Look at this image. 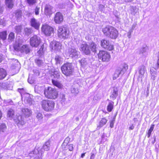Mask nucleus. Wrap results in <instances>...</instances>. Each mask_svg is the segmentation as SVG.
I'll return each instance as SVG.
<instances>
[{
    "mask_svg": "<svg viewBox=\"0 0 159 159\" xmlns=\"http://www.w3.org/2000/svg\"><path fill=\"white\" fill-rule=\"evenodd\" d=\"M18 91L21 94L23 93H24V88H19L18 89Z\"/></svg>",
    "mask_w": 159,
    "mask_h": 159,
    "instance_id": "de8ad7c7",
    "label": "nucleus"
},
{
    "mask_svg": "<svg viewBox=\"0 0 159 159\" xmlns=\"http://www.w3.org/2000/svg\"><path fill=\"white\" fill-rule=\"evenodd\" d=\"M53 75L55 78L58 79L60 77V72H59L54 71L53 73Z\"/></svg>",
    "mask_w": 159,
    "mask_h": 159,
    "instance_id": "a19ab883",
    "label": "nucleus"
},
{
    "mask_svg": "<svg viewBox=\"0 0 159 159\" xmlns=\"http://www.w3.org/2000/svg\"><path fill=\"white\" fill-rule=\"evenodd\" d=\"M68 53L72 57L77 56V51L75 49L70 48L69 49Z\"/></svg>",
    "mask_w": 159,
    "mask_h": 159,
    "instance_id": "4be33fe9",
    "label": "nucleus"
},
{
    "mask_svg": "<svg viewBox=\"0 0 159 159\" xmlns=\"http://www.w3.org/2000/svg\"><path fill=\"white\" fill-rule=\"evenodd\" d=\"M15 39V34L12 32H11L9 34L8 37V40L9 42H12Z\"/></svg>",
    "mask_w": 159,
    "mask_h": 159,
    "instance_id": "b1692460",
    "label": "nucleus"
},
{
    "mask_svg": "<svg viewBox=\"0 0 159 159\" xmlns=\"http://www.w3.org/2000/svg\"><path fill=\"white\" fill-rule=\"evenodd\" d=\"M41 31L46 36H49L54 33V28L48 24H45L42 26Z\"/></svg>",
    "mask_w": 159,
    "mask_h": 159,
    "instance_id": "9d476101",
    "label": "nucleus"
},
{
    "mask_svg": "<svg viewBox=\"0 0 159 159\" xmlns=\"http://www.w3.org/2000/svg\"><path fill=\"white\" fill-rule=\"evenodd\" d=\"M52 82L54 86H56L58 89H62L63 88L62 84L58 81L52 79Z\"/></svg>",
    "mask_w": 159,
    "mask_h": 159,
    "instance_id": "5701e85b",
    "label": "nucleus"
},
{
    "mask_svg": "<svg viewBox=\"0 0 159 159\" xmlns=\"http://www.w3.org/2000/svg\"><path fill=\"white\" fill-rule=\"evenodd\" d=\"M110 126L111 128L113 127L114 126V122L113 121H111L110 123Z\"/></svg>",
    "mask_w": 159,
    "mask_h": 159,
    "instance_id": "8fccbe9b",
    "label": "nucleus"
},
{
    "mask_svg": "<svg viewBox=\"0 0 159 159\" xmlns=\"http://www.w3.org/2000/svg\"><path fill=\"white\" fill-rule=\"evenodd\" d=\"M68 139H70L68 137L66 138L65 140L62 143L61 147L62 149L63 150H68L69 151H72L73 149V145L72 144H68L66 143L65 141Z\"/></svg>",
    "mask_w": 159,
    "mask_h": 159,
    "instance_id": "4468645a",
    "label": "nucleus"
},
{
    "mask_svg": "<svg viewBox=\"0 0 159 159\" xmlns=\"http://www.w3.org/2000/svg\"><path fill=\"white\" fill-rule=\"evenodd\" d=\"M107 121V120L105 118H102L99 122V125L98 127L100 128L102 127L106 124Z\"/></svg>",
    "mask_w": 159,
    "mask_h": 159,
    "instance_id": "a878e982",
    "label": "nucleus"
},
{
    "mask_svg": "<svg viewBox=\"0 0 159 159\" xmlns=\"http://www.w3.org/2000/svg\"><path fill=\"white\" fill-rule=\"evenodd\" d=\"M40 104L42 108L47 112L52 111L54 109L55 107L54 102L48 99L42 100Z\"/></svg>",
    "mask_w": 159,
    "mask_h": 159,
    "instance_id": "39448f33",
    "label": "nucleus"
},
{
    "mask_svg": "<svg viewBox=\"0 0 159 159\" xmlns=\"http://www.w3.org/2000/svg\"><path fill=\"white\" fill-rule=\"evenodd\" d=\"M61 57L59 56L56 57L55 58L56 61V64H60L61 63Z\"/></svg>",
    "mask_w": 159,
    "mask_h": 159,
    "instance_id": "ea45409f",
    "label": "nucleus"
},
{
    "mask_svg": "<svg viewBox=\"0 0 159 159\" xmlns=\"http://www.w3.org/2000/svg\"><path fill=\"white\" fill-rule=\"evenodd\" d=\"M120 72V71L119 70H116L113 75V79L114 80L116 79L119 76V75L121 74Z\"/></svg>",
    "mask_w": 159,
    "mask_h": 159,
    "instance_id": "473e14b6",
    "label": "nucleus"
},
{
    "mask_svg": "<svg viewBox=\"0 0 159 159\" xmlns=\"http://www.w3.org/2000/svg\"><path fill=\"white\" fill-rule=\"evenodd\" d=\"M61 44L59 42L53 41L51 42L50 47L52 50H57L61 47Z\"/></svg>",
    "mask_w": 159,
    "mask_h": 159,
    "instance_id": "2eb2a0df",
    "label": "nucleus"
},
{
    "mask_svg": "<svg viewBox=\"0 0 159 159\" xmlns=\"http://www.w3.org/2000/svg\"><path fill=\"white\" fill-rule=\"evenodd\" d=\"M44 94L46 98L52 100L57 99L59 96L58 92L57 89L50 86L45 88Z\"/></svg>",
    "mask_w": 159,
    "mask_h": 159,
    "instance_id": "7ed1b4c3",
    "label": "nucleus"
},
{
    "mask_svg": "<svg viewBox=\"0 0 159 159\" xmlns=\"http://www.w3.org/2000/svg\"><path fill=\"white\" fill-rule=\"evenodd\" d=\"M52 7L49 5H46L44 8V13L45 15L50 16L52 14Z\"/></svg>",
    "mask_w": 159,
    "mask_h": 159,
    "instance_id": "a211bd4d",
    "label": "nucleus"
},
{
    "mask_svg": "<svg viewBox=\"0 0 159 159\" xmlns=\"http://www.w3.org/2000/svg\"><path fill=\"white\" fill-rule=\"evenodd\" d=\"M98 8L99 10L102 11L104 10L105 8V7L104 5L102 4H99L98 6Z\"/></svg>",
    "mask_w": 159,
    "mask_h": 159,
    "instance_id": "37998d69",
    "label": "nucleus"
},
{
    "mask_svg": "<svg viewBox=\"0 0 159 159\" xmlns=\"http://www.w3.org/2000/svg\"><path fill=\"white\" fill-rule=\"evenodd\" d=\"M6 128L7 126L5 123H2L0 125V132H3L4 130Z\"/></svg>",
    "mask_w": 159,
    "mask_h": 159,
    "instance_id": "f704fd0d",
    "label": "nucleus"
},
{
    "mask_svg": "<svg viewBox=\"0 0 159 159\" xmlns=\"http://www.w3.org/2000/svg\"><path fill=\"white\" fill-rule=\"evenodd\" d=\"M27 95H28L30 96V95H29V94H27Z\"/></svg>",
    "mask_w": 159,
    "mask_h": 159,
    "instance_id": "052dcab7",
    "label": "nucleus"
},
{
    "mask_svg": "<svg viewBox=\"0 0 159 159\" xmlns=\"http://www.w3.org/2000/svg\"><path fill=\"white\" fill-rule=\"evenodd\" d=\"M26 1L29 4L33 5L36 2V0H26Z\"/></svg>",
    "mask_w": 159,
    "mask_h": 159,
    "instance_id": "79ce46f5",
    "label": "nucleus"
},
{
    "mask_svg": "<svg viewBox=\"0 0 159 159\" xmlns=\"http://www.w3.org/2000/svg\"><path fill=\"white\" fill-rule=\"evenodd\" d=\"M5 3L9 9L12 8L14 6L13 0H5Z\"/></svg>",
    "mask_w": 159,
    "mask_h": 159,
    "instance_id": "aec40b11",
    "label": "nucleus"
},
{
    "mask_svg": "<svg viewBox=\"0 0 159 159\" xmlns=\"http://www.w3.org/2000/svg\"><path fill=\"white\" fill-rule=\"evenodd\" d=\"M34 61L38 66H40L43 63V61L39 59H36L34 60Z\"/></svg>",
    "mask_w": 159,
    "mask_h": 159,
    "instance_id": "4c0bfd02",
    "label": "nucleus"
},
{
    "mask_svg": "<svg viewBox=\"0 0 159 159\" xmlns=\"http://www.w3.org/2000/svg\"><path fill=\"white\" fill-rule=\"evenodd\" d=\"M102 31L105 36L111 39H116L119 34L118 30L113 26L109 25L102 28Z\"/></svg>",
    "mask_w": 159,
    "mask_h": 159,
    "instance_id": "f03ea898",
    "label": "nucleus"
},
{
    "mask_svg": "<svg viewBox=\"0 0 159 159\" xmlns=\"http://www.w3.org/2000/svg\"><path fill=\"white\" fill-rule=\"evenodd\" d=\"M35 152V150H33L30 153H33L34 154V152Z\"/></svg>",
    "mask_w": 159,
    "mask_h": 159,
    "instance_id": "4d7b16f0",
    "label": "nucleus"
},
{
    "mask_svg": "<svg viewBox=\"0 0 159 159\" xmlns=\"http://www.w3.org/2000/svg\"><path fill=\"white\" fill-rule=\"evenodd\" d=\"M86 152H85V153H82L81 154V157L82 158H83L84 157V156H85V154H86Z\"/></svg>",
    "mask_w": 159,
    "mask_h": 159,
    "instance_id": "864d4df0",
    "label": "nucleus"
},
{
    "mask_svg": "<svg viewBox=\"0 0 159 159\" xmlns=\"http://www.w3.org/2000/svg\"><path fill=\"white\" fill-rule=\"evenodd\" d=\"M30 24L31 26L35 29L38 30L39 28L40 23L37 22L34 18H32L31 20Z\"/></svg>",
    "mask_w": 159,
    "mask_h": 159,
    "instance_id": "f3484780",
    "label": "nucleus"
},
{
    "mask_svg": "<svg viewBox=\"0 0 159 159\" xmlns=\"http://www.w3.org/2000/svg\"><path fill=\"white\" fill-rule=\"evenodd\" d=\"M6 70L3 68H0V80L4 79L7 75Z\"/></svg>",
    "mask_w": 159,
    "mask_h": 159,
    "instance_id": "412c9836",
    "label": "nucleus"
},
{
    "mask_svg": "<svg viewBox=\"0 0 159 159\" xmlns=\"http://www.w3.org/2000/svg\"><path fill=\"white\" fill-rule=\"evenodd\" d=\"M97 56L98 59L102 62H108L111 58L109 53L104 50H99Z\"/></svg>",
    "mask_w": 159,
    "mask_h": 159,
    "instance_id": "6e6552de",
    "label": "nucleus"
},
{
    "mask_svg": "<svg viewBox=\"0 0 159 159\" xmlns=\"http://www.w3.org/2000/svg\"><path fill=\"white\" fill-rule=\"evenodd\" d=\"M81 65L85 66L87 64V61L85 58H83L79 61Z\"/></svg>",
    "mask_w": 159,
    "mask_h": 159,
    "instance_id": "e433bc0d",
    "label": "nucleus"
},
{
    "mask_svg": "<svg viewBox=\"0 0 159 159\" xmlns=\"http://www.w3.org/2000/svg\"><path fill=\"white\" fill-rule=\"evenodd\" d=\"M134 128V126L133 124H132L129 127V130H132Z\"/></svg>",
    "mask_w": 159,
    "mask_h": 159,
    "instance_id": "3c124183",
    "label": "nucleus"
},
{
    "mask_svg": "<svg viewBox=\"0 0 159 159\" xmlns=\"http://www.w3.org/2000/svg\"><path fill=\"white\" fill-rule=\"evenodd\" d=\"M97 47L96 43L92 42L89 44L87 43L82 44L80 50L83 54L87 55H91L92 52L94 53L97 52Z\"/></svg>",
    "mask_w": 159,
    "mask_h": 159,
    "instance_id": "f257e3e1",
    "label": "nucleus"
},
{
    "mask_svg": "<svg viewBox=\"0 0 159 159\" xmlns=\"http://www.w3.org/2000/svg\"><path fill=\"white\" fill-rule=\"evenodd\" d=\"M40 8L38 6H36L35 9V13L36 15H37L39 14V10Z\"/></svg>",
    "mask_w": 159,
    "mask_h": 159,
    "instance_id": "c03bdc74",
    "label": "nucleus"
},
{
    "mask_svg": "<svg viewBox=\"0 0 159 159\" xmlns=\"http://www.w3.org/2000/svg\"><path fill=\"white\" fill-rule=\"evenodd\" d=\"M31 50L28 45L23 44L21 46V48L20 52L22 53L28 54L30 52Z\"/></svg>",
    "mask_w": 159,
    "mask_h": 159,
    "instance_id": "dca6fc26",
    "label": "nucleus"
},
{
    "mask_svg": "<svg viewBox=\"0 0 159 159\" xmlns=\"http://www.w3.org/2000/svg\"><path fill=\"white\" fill-rule=\"evenodd\" d=\"M50 145V142L48 141L46 142L43 146V148L44 150L45 151H48L49 149V146Z\"/></svg>",
    "mask_w": 159,
    "mask_h": 159,
    "instance_id": "c85d7f7f",
    "label": "nucleus"
},
{
    "mask_svg": "<svg viewBox=\"0 0 159 159\" xmlns=\"http://www.w3.org/2000/svg\"><path fill=\"white\" fill-rule=\"evenodd\" d=\"M22 14V11L21 10H17L15 13V15L17 18H19L21 17Z\"/></svg>",
    "mask_w": 159,
    "mask_h": 159,
    "instance_id": "58836bf2",
    "label": "nucleus"
},
{
    "mask_svg": "<svg viewBox=\"0 0 159 159\" xmlns=\"http://www.w3.org/2000/svg\"><path fill=\"white\" fill-rule=\"evenodd\" d=\"M44 45L43 44L40 47L39 50L37 51L39 55H41L44 53Z\"/></svg>",
    "mask_w": 159,
    "mask_h": 159,
    "instance_id": "72a5a7b5",
    "label": "nucleus"
},
{
    "mask_svg": "<svg viewBox=\"0 0 159 159\" xmlns=\"http://www.w3.org/2000/svg\"><path fill=\"white\" fill-rule=\"evenodd\" d=\"M159 67V58H158L157 61V63L155 67L154 68L155 69H157Z\"/></svg>",
    "mask_w": 159,
    "mask_h": 159,
    "instance_id": "49530a36",
    "label": "nucleus"
},
{
    "mask_svg": "<svg viewBox=\"0 0 159 159\" xmlns=\"http://www.w3.org/2000/svg\"><path fill=\"white\" fill-rule=\"evenodd\" d=\"M24 118L25 117L21 114H19L18 115H16V117L13 118V120L18 126L23 125L25 123Z\"/></svg>",
    "mask_w": 159,
    "mask_h": 159,
    "instance_id": "9b49d317",
    "label": "nucleus"
},
{
    "mask_svg": "<svg viewBox=\"0 0 159 159\" xmlns=\"http://www.w3.org/2000/svg\"><path fill=\"white\" fill-rule=\"evenodd\" d=\"M7 37V31H3L0 32V38L3 40H5Z\"/></svg>",
    "mask_w": 159,
    "mask_h": 159,
    "instance_id": "cd10ccee",
    "label": "nucleus"
},
{
    "mask_svg": "<svg viewBox=\"0 0 159 159\" xmlns=\"http://www.w3.org/2000/svg\"><path fill=\"white\" fill-rule=\"evenodd\" d=\"M154 126L155 125L154 124H152L149 129H148V131L146 133L148 138H149L150 137L152 132L153 130Z\"/></svg>",
    "mask_w": 159,
    "mask_h": 159,
    "instance_id": "393cba45",
    "label": "nucleus"
},
{
    "mask_svg": "<svg viewBox=\"0 0 159 159\" xmlns=\"http://www.w3.org/2000/svg\"><path fill=\"white\" fill-rule=\"evenodd\" d=\"M128 66L125 64H124L121 70H120V71L121 74L123 75L126 72L128 69Z\"/></svg>",
    "mask_w": 159,
    "mask_h": 159,
    "instance_id": "2f4dec72",
    "label": "nucleus"
},
{
    "mask_svg": "<svg viewBox=\"0 0 159 159\" xmlns=\"http://www.w3.org/2000/svg\"><path fill=\"white\" fill-rule=\"evenodd\" d=\"M21 114L25 118H28L32 114L31 110L28 108H23L21 110Z\"/></svg>",
    "mask_w": 159,
    "mask_h": 159,
    "instance_id": "ddd939ff",
    "label": "nucleus"
},
{
    "mask_svg": "<svg viewBox=\"0 0 159 159\" xmlns=\"http://www.w3.org/2000/svg\"><path fill=\"white\" fill-rule=\"evenodd\" d=\"M36 118L39 120L42 119L43 118V116L42 112H39L36 114Z\"/></svg>",
    "mask_w": 159,
    "mask_h": 159,
    "instance_id": "c9c22d12",
    "label": "nucleus"
},
{
    "mask_svg": "<svg viewBox=\"0 0 159 159\" xmlns=\"http://www.w3.org/2000/svg\"><path fill=\"white\" fill-rule=\"evenodd\" d=\"M146 71L145 67L144 65H142L139 70V76H143Z\"/></svg>",
    "mask_w": 159,
    "mask_h": 159,
    "instance_id": "bb28decb",
    "label": "nucleus"
},
{
    "mask_svg": "<svg viewBox=\"0 0 159 159\" xmlns=\"http://www.w3.org/2000/svg\"><path fill=\"white\" fill-rule=\"evenodd\" d=\"M15 115L14 110L11 109H9L7 112V116L9 118H12Z\"/></svg>",
    "mask_w": 159,
    "mask_h": 159,
    "instance_id": "c756f323",
    "label": "nucleus"
},
{
    "mask_svg": "<svg viewBox=\"0 0 159 159\" xmlns=\"http://www.w3.org/2000/svg\"><path fill=\"white\" fill-rule=\"evenodd\" d=\"M2 60V55L0 54V62Z\"/></svg>",
    "mask_w": 159,
    "mask_h": 159,
    "instance_id": "5fc2aeb1",
    "label": "nucleus"
},
{
    "mask_svg": "<svg viewBox=\"0 0 159 159\" xmlns=\"http://www.w3.org/2000/svg\"><path fill=\"white\" fill-rule=\"evenodd\" d=\"M29 43L31 47L37 48L41 44L42 40L39 37L34 35L30 38Z\"/></svg>",
    "mask_w": 159,
    "mask_h": 159,
    "instance_id": "0eeeda50",
    "label": "nucleus"
},
{
    "mask_svg": "<svg viewBox=\"0 0 159 159\" xmlns=\"http://www.w3.org/2000/svg\"><path fill=\"white\" fill-rule=\"evenodd\" d=\"M2 117V113L1 111L0 110V120L1 119Z\"/></svg>",
    "mask_w": 159,
    "mask_h": 159,
    "instance_id": "6e6d98bb",
    "label": "nucleus"
},
{
    "mask_svg": "<svg viewBox=\"0 0 159 159\" xmlns=\"http://www.w3.org/2000/svg\"><path fill=\"white\" fill-rule=\"evenodd\" d=\"M123 2L125 3H130L133 2L134 0H121Z\"/></svg>",
    "mask_w": 159,
    "mask_h": 159,
    "instance_id": "09e8293b",
    "label": "nucleus"
},
{
    "mask_svg": "<svg viewBox=\"0 0 159 159\" xmlns=\"http://www.w3.org/2000/svg\"><path fill=\"white\" fill-rule=\"evenodd\" d=\"M70 31L64 25L58 27L57 30V35L60 39H65L68 38Z\"/></svg>",
    "mask_w": 159,
    "mask_h": 159,
    "instance_id": "423d86ee",
    "label": "nucleus"
},
{
    "mask_svg": "<svg viewBox=\"0 0 159 159\" xmlns=\"http://www.w3.org/2000/svg\"><path fill=\"white\" fill-rule=\"evenodd\" d=\"M112 97H116L118 95V91L116 90H114L112 94Z\"/></svg>",
    "mask_w": 159,
    "mask_h": 159,
    "instance_id": "a18cd8bd",
    "label": "nucleus"
},
{
    "mask_svg": "<svg viewBox=\"0 0 159 159\" xmlns=\"http://www.w3.org/2000/svg\"><path fill=\"white\" fill-rule=\"evenodd\" d=\"M100 45L102 48L108 51H112L114 49V45L106 39H103L100 41Z\"/></svg>",
    "mask_w": 159,
    "mask_h": 159,
    "instance_id": "1a4fd4ad",
    "label": "nucleus"
},
{
    "mask_svg": "<svg viewBox=\"0 0 159 159\" xmlns=\"http://www.w3.org/2000/svg\"><path fill=\"white\" fill-rule=\"evenodd\" d=\"M64 18L62 14L60 12L56 13L54 17V21L57 24H60L63 21Z\"/></svg>",
    "mask_w": 159,
    "mask_h": 159,
    "instance_id": "f8f14e48",
    "label": "nucleus"
},
{
    "mask_svg": "<svg viewBox=\"0 0 159 159\" xmlns=\"http://www.w3.org/2000/svg\"><path fill=\"white\" fill-rule=\"evenodd\" d=\"M95 155L93 153H92L90 157V159H93L95 157Z\"/></svg>",
    "mask_w": 159,
    "mask_h": 159,
    "instance_id": "603ef678",
    "label": "nucleus"
},
{
    "mask_svg": "<svg viewBox=\"0 0 159 159\" xmlns=\"http://www.w3.org/2000/svg\"><path fill=\"white\" fill-rule=\"evenodd\" d=\"M114 102H110L107 107V110L109 112L111 111L114 107Z\"/></svg>",
    "mask_w": 159,
    "mask_h": 159,
    "instance_id": "7c9ffc66",
    "label": "nucleus"
},
{
    "mask_svg": "<svg viewBox=\"0 0 159 159\" xmlns=\"http://www.w3.org/2000/svg\"><path fill=\"white\" fill-rule=\"evenodd\" d=\"M63 98H64L65 96H64V95H63Z\"/></svg>",
    "mask_w": 159,
    "mask_h": 159,
    "instance_id": "bf43d9fd",
    "label": "nucleus"
},
{
    "mask_svg": "<svg viewBox=\"0 0 159 159\" xmlns=\"http://www.w3.org/2000/svg\"><path fill=\"white\" fill-rule=\"evenodd\" d=\"M22 45V44L18 42H16L13 44V46L15 50L17 52H20Z\"/></svg>",
    "mask_w": 159,
    "mask_h": 159,
    "instance_id": "6ab92c4d",
    "label": "nucleus"
},
{
    "mask_svg": "<svg viewBox=\"0 0 159 159\" xmlns=\"http://www.w3.org/2000/svg\"><path fill=\"white\" fill-rule=\"evenodd\" d=\"M2 44L1 43V42L0 41V46H1V45Z\"/></svg>",
    "mask_w": 159,
    "mask_h": 159,
    "instance_id": "13d9d810",
    "label": "nucleus"
},
{
    "mask_svg": "<svg viewBox=\"0 0 159 159\" xmlns=\"http://www.w3.org/2000/svg\"><path fill=\"white\" fill-rule=\"evenodd\" d=\"M62 73L66 77L73 75L74 72V67L72 63L66 62L61 67Z\"/></svg>",
    "mask_w": 159,
    "mask_h": 159,
    "instance_id": "20e7f679",
    "label": "nucleus"
}]
</instances>
